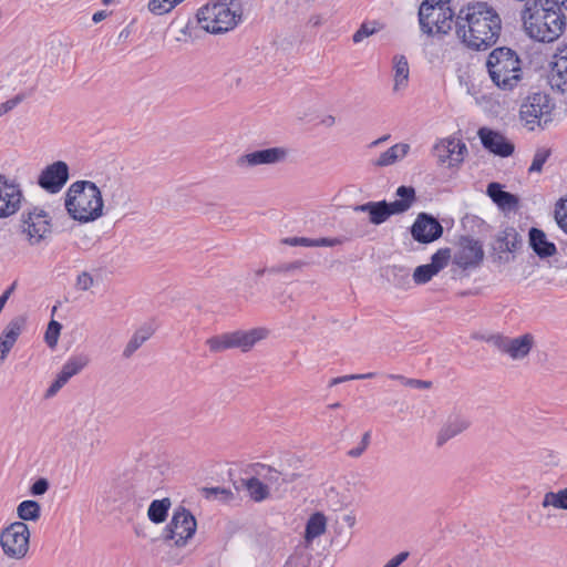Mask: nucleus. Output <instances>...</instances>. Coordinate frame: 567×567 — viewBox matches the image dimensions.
Segmentation results:
<instances>
[{"mask_svg": "<svg viewBox=\"0 0 567 567\" xmlns=\"http://www.w3.org/2000/svg\"><path fill=\"white\" fill-rule=\"evenodd\" d=\"M529 245L539 258L553 257L557 252L556 245L549 241L546 234L538 228H530Z\"/></svg>", "mask_w": 567, "mask_h": 567, "instance_id": "obj_25", "label": "nucleus"}, {"mask_svg": "<svg viewBox=\"0 0 567 567\" xmlns=\"http://www.w3.org/2000/svg\"><path fill=\"white\" fill-rule=\"evenodd\" d=\"M264 272H265V270H264V269H260V270H258L256 274H257V276H261Z\"/></svg>", "mask_w": 567, "mask_h": 567, "instance_id": "obj_62", "label": "nucleus"}, {"mask_svg": "<svg viewBox=\"0 0 567 567\" xmlns=\"http://www.w3.org/2000/svg\"><path fill=\"white\" fill-rule=\"evenodd\" d=\"M437 272L429 264L415 268L413 272V280L416 285H424L429 282Z\"/></svg>", "mask_w": 567, "mask_h": 567, "instance_id": "obj_39", "label": "nucleus"}, {"mask_svg": "<svg viewBox=\"0 0 567 567\" xmlns=\"http://www.w3.org/2000/svg\"><path fill=\"white\" fill-rule=\"evenodd\" d=\"M321 123L327 127L333 126L336 123V117L332 115H327L326 117L322 118Z\"/></svg>", "mask_w": 567, "mask_h": 567, "instance_id": "obj_56", "label": "nucleus"}, {"mask_svg": "<svg viewBox=\"0 0 567 567\" xmlns=\"http://www.w3.org/2000/svg\"><path fill=\"white\" fill-rule=\"evenodd\" d=\"M410 68L408 60L403 55L393 58V93L403 92L409 85Z\"/></svg>", "mask_w": 567, "mask_h": 567, "instance_id": "obj_26", "label": "nucleus"}, {"mask_svg": "<svg viewBox=\"0 0 567 567\" xmlns=\"http://www.w3.org/2000/svg\"><path fill=\"white\" fill-rule=\"evenodd\" d=\"M68 178V164L62 161H58L42 171L39 176V185L50 193H58L65 185Z\"/></svg>", "mask_w": 567, "mask_h": 567, "instance_id": "obj_20", "label": "nucleus"}, {"mask_svg": "<svg viewBox=\"0 0 567 567\" xmlns=\"http://www.w3.org/2000/svg\"><path fill=\"white\" fill-rule=\"evenodd\" d=\"M290 150L285 146H275L256 150L239 155L236 166L241 171H250L259 166H274L287 162Z\"/></svg>", "mask_w": 567, "mask_h": 567, "instance_id": "obj_12", "label": "nucleus"}, {"mask_svg": "<svg viewBox=\"0 0 567 567\" xmlns=\"http://www.w3.org/2000/svg\"><path fill=\"white\" fill-rule=\"evenodd\" d=\"M408 553H400L391 558L383 567H399L408 558Z\"/></svg>", "mask_w": 567, "mask_h": 567, "instance_id": "obj_52", "label": "nucleus"}, {"mask_svg": "<svg viewBox=\"0 0 567 567\" xmlns=\"http://www.w3.org/2000/svg\"><path fill=\"white\" fill-rule=\"evenodd\" d=\"M245 487L255 502H262L269 497V486L258 475L246 480Z\"/></svg>", "mask_w": 567, "mask_h": 567, "instance_id": "obj_33", "label": "nucleus"}, {"mask_svg": "<svg viewBox=\"0 0 567 567\" xmlns=\"http://www.w3.org/2000/svg\"><path fill=\"white\" fill-rule=\"evenodd\" d=\"M24 94H18L14 97L3 102L0 104V117L13 110L17 105H19L23 100Z\"/></svg>", "mask_w": 567, "mask_h": 567, "instance_id": "obj_47", "label": "nucleus"}, {"mask_svg": "<svg viewBox=\"0 0 567 567\" xmlns=\"http://www.w3.org/2000/svg\"><path fill=\"white\" fill-rule=\"evenodd\" d=\"M256 475H258L268 486L269 484L277 483L280 477V473L277 470L266 465H259L256 470Z\"/></svg>", "mask_w": 567, "mask_h": 567, "instance_id": "obj_42", "label": "nucleus"}, {"mask_svg": "<svg viewBox=\"0 0 567 567\" xmlns=\"http://www.w3.org/2000/svg\"><path fill=\"white\" fill-rule=\"evenodd\" d=\"M169 507L171 501L168 498L153 501L147 511L148 518L155 524L163 523L167 517Z\"/></svg>", "mask_w": 567, "mask_h": 567, "instance_id": "obj_34", "label": "nucleus"}, {"mask_svg": "<svg viewBox=\"0 0 567 567\" xmlns=\"http://www.w3.org/2000/svg\"><path fill=\"white\" fill-rule=\"evenodd\" d=\"M100 189L109 210L123 212L130 207V193L118 179L105 181Z\"/></svg>", "mask_w": 567, "mask_h": 567, "instance_id": "obj_17", "label": "nucleus"}, {"mask_svg": "<svg viewBox=\"0 0 567 567\" xmlns=\"http://www.w3.org/2000/svg\"><path fill=\"white\" fill-rule=\"evenodd\" d=\"M410 152V145L408 143H398L385 152L381 153L380 156L375 159L374 165L384 167L395 164L396 162L403 159L408 153Z\"/></svg>", "mask_w": 567, "mask_h": 567, "instance_id": "obj_29", "label": "nucleus"}, {"mask_svg": "<svg viewBox=\"0 0 567 567\" xmlns=\"http://www.w3.org/2000/svg\"><path fill=\"white\" fill-rule=\"evenodd\" d=\"M388 138H389V136H388V135L382 136V137H380V138L375 140L374 142H372V143H371V146H377V145H379V144H381V143L385 142Z\"/></svg>", "mask_w": 567, "mask_h": 567, "instance_id": "obj_59", "label": "nucleus"}, {"mask_svg": "<svg viewBox=\"0 0 567 567\" xmlns=\"http://www.w3.org/2000/svg\"><path fill=\"white\" fill-rule=\"evenodd\" d=\"M339 406H340V404H339V403H334V404H331V405H330V408H333V409H334V408H339Z\"/></svg>", "mask_w": 567, "mask_h": 567, "instance_id": "obj_64", "label": "nucleus"}, {"mask_svg": "<svg viewBox=\"0 0 567 567\" xmlns=\"http://www.w3.org/2000/svg\"><path fill=\"white\" fill-rule=\"evenodd\" d=\"M302 266V262L301 261H296L293 264H290L286 267L287 270H291V269H296V268H300Z\"/></svg>", "mask_w": 567, "mask_h": 567, "instance_id": "obj_58", "label": "nucleus"}, {"mask_svg": "<svg viewBox=\"0 0 567 567\" xmlns=\"http://www.w3.org/2000/svg\"><path fill=\"white\" fill-rule=\"evenodd\" d=\"M451 258V251L447 248L439 249L431 258V262L429 264L435 271L439 274L443 268H445Z\"/></svg>", "mask_w": 567, "mask_h": 567, "instance_id": "obj_40", "label": "nucleus"}, {"mask_svg": "<svg viewBox=\"0 0 567 567\" xmlns=\"http://www.w3.org/2000/svg\"><path fill=\"white\" fill-rule=\"evenodd\" d=\"M411 234L416 241L429 244L442 236L443 227L433 216L421 213L412 225Z\"/></svg>", "mask_w": 567, "mask_h": 567, "instance_id": "obj_18", "label": "nucleus"}, {"mask_svg": "<svg viewBox=\"0 0 567 567\" xmlns=\"http://www.w3.org/2000/svg\"><path fill=\"white\" fill-rule=\"evenodd\" d=\"M489 341L502 354L513 361L526 360L536 346L535 336L530 332L517 337L496 334L492 336Z\"/></svg>", "mask_w": 567, "mask_h": 567, "instance_id": "obj_11", "label": "nucleus"}, {"mask_svg": "<svg viewBox=\"0 0 567 567\" xmlns=\"http://www.w3.org/2000/svg\"><path fill=\"white\" fill-rule=\"evenodd\" d=\"M32 76H33V73H30V74H29V78H28L27 80H24V83H28V82H29V80H30Z\"/></svg>", "mask_w": 567, "mask_h": 567, "instance_id": "obj_63", "label": "nucleus"}, {"mask_svg": "<svg viewBox=\"0 0 567 567\" xmlns=\"http://www.w3.org/2000/svg\"><path fill=\"white\" fill-rule=\"evenodd\" d=\"M522 62L517 53L509 48L494 49L486 60L492 82L501 90L511 91L522 79Z\"/></svg>", "mask_w": 567, "mask_h": 567, "instance_id": "obj_4", "label": "nucleus"}, {"mask_svg": "<svg viewBox=\"0 0 567 567\" xmlns=\"http://www.w3.org/2000/svg\"><path fill=\"white\" fill-rule=\"evenodd\" d=\"M502 18L487 2L477 1L462 7L456 13L455 33L467 49L485 51L493 47L501 35Z\"/></svg>", "mask_w": 567, "mask_h": 567, "instance_id": "obj_1", "label": "nucleus"}, {"mask_svg": "<svg viewBox=\"0 0 567 567\" xmlns=\"http://www.w3.org/2000/svg\"><path fill=\"white\" fill-rule=\"evenodd\" d=\"M23 194L20 186L0 176V217L14 215L21 207Z\"/></svg>", "mask_w": 567, "mask_h": 567, "instance_id": "obj_16", "label": "nucleus"}, {"mask_svg": "<svg viewBox=\"0 0 567 567\" xmlns=\"http://www.w3.org/2000/svg\"><path fill=\"white\" fill-rule=\"evenodd\" d=\"M498 240L501 241V247L509 252L516 251L522 246V238L513 227L504 229Z\"/></svg>", "mask_w": 567, "mask_h": 567, "instance_id": "obj_35", "label": "nucleus"}, {"mask_svg": "<svg viewBox=\"0 0 567 567\" xmlns=\"http://www.w3.org/2000/svg\"><path fill=\"white\" fill-rule=\"evenodd\" d=\"M69 380L70 378L60 371L59 374L56 375V379L47 390L45 396L51 398L55 395L68 383Z\"/></svg>", "mask_w": 567, "mask_h": 567, "instance_id": "obj_46", "label": "nucleus"}, {"mask_svg": "<svg viewBox=\"0 0 567 567\" xmlns=\"http://www.w3.org/2000/svg\"><path fill=\"white\" fill-rule=\"evenodd\" d=\"M375 32V28L373 27H370L369 24L367 23H363L360 29L353 34V42L354 43H359L361 42L364 38L373 34Z\"/></svg>", "mask_w": 567, "mask_h": 567, "instance_id": "obj_49", "label": "nucleus"}, {"mask_svg": "<svg viewBox=\"0 0 567 567\" xmlns=\"http://www.w3.org/2000/svg\"><path fill=\"white\" fill-rule=\"evenodd\" d=\"M107 13L105 11H97L93 14L92 17V20L95 22V23H99L101 22L102 20H104L106 18Z\"/></svg>", "mask_w": 567, "mask_h": 567, "instance_id": "obj_55", "label": "nucleus"}, {"mask_svg": "<svg viewBox=\"0 0 567 567\" xmlns=\"http://www.w3.org/2000/svg\"><path fill=\"white\" fill-rule=\"evenodd\" d=\"M427 386H429V383H427V382L422 381V384H421V386H420V388H427Z\"/></svg>", "mask_w": 567, "mask_h": 567, "instance_id": "obj_60", "label": "nucleus"}, {"mask_svg": "<svg viewBox=\"0 0 567 567\" xmlns=\"http://www.w3.org/2000/svg\"><path fill=\"white\" fill-rule=\"evenodd\" d=\"M522 20L525 32L539 42L557 40L566 27L565 16L559 9L537 7L536 2L533 7H525Z\"/></svg>", "mask_w": 567, "mask_h": 567, "instance_id": "obj_3", "label": "nucleus"}, {"mask_svg": "<svg viewBox=\"0 0 567 567\" xmlns=\"http://www.w3.org/2000/svg\"><path fill=\"white\" fill-rule=\"evenodd\" d=\"M49 481L44 477L37 480L30 487V493L33 496H41L49 489Z\"/></svg>", "mask_w": 567, "mask_h": 567, "instance_id": "obj_48", "label": "nucleus"}, {"mask_svg": "<svg viewBox=\"0 0 567 567\" xmlns=\"http://www.w3.org/2000/svg\"><path fill=\"white\" fill-rule=\"evenodd\" d=\"M341 238H317L310 239L307 237H287L281 239V244L288 246H302V247H334L341 245Z\"/></svg>", "mask_w": 567, "mask_h": 567, "instance_id": "obj_30", "label": "nucleus"}, {"mask_svg": "<svg viewBox=\"0 0 567 567\" xmlns=\"http://www.w3.org/2000/svg\"><path fill=\"white\" fill-rule=\"evenodd\" d=\"M550 83L561 92H567V43L556 50L551 62Z\"/></svg>", "mask_w": 567, "mask_h": 567, "instance_id": "obj_23", "label": "nucleus"}, {"mask_svg": "<svg viewBox=\"0 0 567 567\" xmlns=\"http://www.w3.org/2000/svg\"><path fill=\"white\" fill-rule=\"evenodd\" d=\"M243 18L241 4L238 1L210 2L197 12V20L202 29L218 34L233 30Z\"/></svg>", "mask_w": 567, "mask_h": 567, "instance_id": "obj_5", "label": "nucleus"}, {"mask_svg": "<svg viewBox=\"0 0 567 567\" xmlns=\"http://www.w3.org/2000/svg\"><path fill=\"white\" fill-rule=\"evenodd\" d=\"M455 19L450 0H424L419 8L420 28L427 35L447 34Z\"/></svg>", "mask_w": 567, "mask_h": 567, "instance_id": "obj_6", "label": "nucleus"}, {"mask_svg": "<svg viewBox=\"0 0 567 567\" xmlns=\"http://www.w3.org/2000/svg\"><path fill=\"white\" fill-rule=\"evenodd\" d=\"M197 523L195 517L185 508L174 512L164 530V540L173 542L177 547H184L193 538Z\"/></svg>", "mask_w": 567, "mask_h": 567, "instance_id": "obj_13", "label": "nucleus"}, {"mask_svg": "<svg viewBox=\"0 0 567 567\" xmlns=\"http://www.w3.org/2000/svg\"><path fill=\"white\" fill-rule=\"evenodd\" d=\"M399 199L386 203L382 202H368L354 207L355 212L368 213L370 221L374 225L384 223L391 215L402 214L406 212L415 202V190L413 187L400 186L396 189Z\"/></svg>", "mask_w": 567, "mask_h": 567, "instance_id": "obj_8", "label": "nucleus"}, {"mask_svg": "<svg viewBox=\"0 0 567 567\" xmlns=\"http://www.w3.org/2000/svg\"><path fill=\"white\" fill-rule=\"evenodd\" d=\"M31 532L27 523L12 522L0 530V548L8 559L22 560L30 551Z\"/></svg>", "mask_w": 567, "mask_h": 567, "instance_id": "obj_9", "label": "nucleus"}, {"mask_svg": "<svg viewBox=\"0 0 567 567\" xmlns=\"http://www.w3.org/2000/svg\"><path fill=\"white\" fill-rule=\"evenodd\" d=\"M374 375H375V373L369 372V373H364V374H349V375H344V377H339V378H334L331 381V385H334V384H338L341 382H346V381H351V380L370 379V378H373Z\"/></svg>", "mask_w": 567, "mask_h": 567, "instance_id": "obj_50", "label": "nucleus"}, {"mask_svg": "<svg viewBox=\"0 0 567 567\" xmlns=\"http://www.w3.org/2000/svg\"><path fill=\"white\" fill-rule=\"evenodd\" d=\"M64 205L74 220L90 223L103 215L104 198L95 183L76 181L69 187Z\"/></svg>", "mask_w": 567, "mask_h": 567, "instance_id": "obj_2", "label": "nucleus"}, {"mask_svg": "<svg viewBox=\"0 0 567 567\" xmlns=\"http://www.w3.org/2000/svg\"><path fill=\"white\" fill-rule=\"evenodd\" d=\"M398 377H399V375H395V374H390V375H389V378H390V379H393V380H398Z\"/></svg>", "mask_w": 567, "mask_h": 567, "instance_id": "obj_61", "label": "nucleus"}, {"mask_svg": "<svg viewBox=\"0 0 567 567\" xmlns=\"http://www.w3.org/2000/svg\"><path fill=\"white\" fill-rule=\"evenodd\" d=\"M268 336L269 330L264 327L236 330L208 338L206 346L214 353L224 352L229 349H239L243 352H248L256 343L267 339Z\"/></svg>", "mask_w": 567, "mask_h": 567, "instance_id": "obj_7", "label": "nucleus"}, {"mask_svg": "<svg viewBox=\"0 0 567 567\" xmlns=\"http://www.w3.org/2000/svg\"><path fill=\"white\" fill-rule=\"evenodd\" d=\"M477 135L483 146L491 153L501 157L511 156L514 152V144L511 143L503 134L487 127H481Z\"/></svg>", "mask_w": 567, "mask_h": 567, "instance_id": "obj_21", "label": "nucleus"}, {"mask_svg": "<svg viewBox=\"0 0 567 567\" xmlns=\"http://www.w3.org/2000/svg\"><path fill=\"white\" fill-rule=\"evenodd\" d=\"M18 522H38L41 517V505L37 501L27 499L17 506Z\"/></svg>", "mask_w": 567, "mask_h": 567, "instance_id": "obj_31", "label": "nucleus"}, {"mask_svg": "<svg viewBox=\"0 0 567 567\" xmlns=\"http://www.w3.org/2000/svg\"><path fill=\"white\" fill-rule=\"evenodd\" d=\"M61 329L62 326L58 321L52 320L49 323L44 334V339L50 348H54L56 346Z\"/></svg>", "mask_w": 567, "mask_h": 567, "instance_id": "obj_43", "label": "nucleus"}, {"mask_svg": "<svg viewBox=\"0 0 567 567\" xmlns=\"http://www.w3.org/2000/svg\"><path fill=\"white\" fill-rule=\"evenodd\" d=\"M24 319L13 318L0 334V363L4 361L21 334Z\"/></svg>", "mask_w": 567, "mask_h": 567, "instance_id": "obj_24", "label": "nucleus"}, {"mask_svg": "<svg viewBox=\"0 0 567 567\" xmlns=\"http://www.w3.org/2000/svg\"><path fill=\"white\" fill-rule=\"evenodd\" d=\"M467 152L465 143L454 136L440 140L433 146V155L439 164L447 167H456L464 161Z\"/></svg>", "mask_w": 567, "mask_h": 567, "instance_id": "obj_15", "label": "nucleus"}, {"mask_svg": "<svg viewBox=\"0 0 567 567\" xmlns=\"http://www.w3.org/2000/svg\"><path fill=\"white\" fill-rule=\"evenodd\" d=\"M554 104L549 95L533 93L522 103L519 117L524 125L533 131L536 126L543 127L551 121Z\"/></svg>", "mask_w": 567, "mask_h": 567, "instance_id": "obj_10", "label": "nucleus"}, {"mask_svg": "<svg viewBox=\"0 0 567 567\" xmlns=\"http://www.w3.org/2000/svg\"><path fill=\"white\" fill-rule=\"evenodd\" d=\"M484 257L482 245L472 238L465 237L460 240L458 248L453 257V262L460 268L466 269L476 267Z\"/></svg>", "mask_w": 567, "mask_h": 567, "instance_id": "obj_19", "label": "nucleus"}, {"mask_svg": "<svg viewBox=\"0 0 567 567\" xmlns=\"http://www.w3.org/2000/svg\"><path fill=\"white\" fill-rule=\"evenodd\" d=\"M398 380L405 386L420 388L422 384L421 380L406 379L404 377H398Z\"/></svg>", "mask_w": 567, "mask_h": 567, "instance_id": "obj_53", "label": "nucleus"}, {"mask_svg": "<svg viewBox=\"0 0 567 567\" xmlns=\"http://www.w3.org/2000/svg\"><path fill=\"white\" fill-rule=\"evenodd\" d=\"M184 0H148L147 9L155 16L169 13Z\"/></svg>", "mask_w": 567, "mask_h": 567, "instance_id": "obj_38", "label": "nucleus"}, {"mask_svg": "<svg viewBox=\"0 0 567 567\" xmlns=\"http://www.w3.org/2000/svg\"><path fill=\"white\" fill-rule=\"evenodd\" d=\"M550 156V150L549 148H538L534 155L533 162L528 168L529 173H540L543 169L544 164Z\"/></svg>", "mask_w": 567, "mask_h": 567, "instance_id": "obj_41", "label": "nucleus"}, {"mask_svg": "<svg viewBox=\"0 0 567 567\" xmlns=\"http://www.w3.org/2000/svg\"><path fill=\"white\" fill-rule=\"evenodd\" d=\"M90 360L85 354H79L71 357L62 367L61 372L68 375L70 379L81 372Z\"/></svg>", "mask_w": 567, "mask_h": 567, "instance_id": "obj_37", "label": "nucleus"}, {"mask_svg": "<svg viewBox=\"0 0 567 567\" xmlns=\"http://www.w3.org/2000/svg\"><path fill=\"white\" fill-rule=\"evenodd\" d=\"M542 507L567 512V487L546 492L542 499Z\"/></svg>", "mask_w": 567, "mask_h": 567, "instance_id": "obj_32", "label": "nucleus"}, {"mask_svg": "<svg viewBox=\"0 0 567 567\" xmlns=\"http://www.w3.org/2000/svg\"><path fill=\"white\" fill-rule=\"evenodd\" d=\"M152 336V331L151 329H140L137 330L133 336L132 338L130 339V341L127 342V344L125 346L124 350H123V355L125 358H131L133 355V353L141 348V346L147 341Z\"/></svg>", "mask_w": 567, "mask_h": 567, "instance_id": "obj_36", "label": "nucleus"}, {"mask_svg": "<svg viewBox=\"0 0 567 567\" xmlns=\"http://www.w3.org/2000/svg\"><path fill=\"white\" fill-rule=\"evenodd\" d=\"M369 439H370V435L369 433H365L362 437V441L360 443L359 446L354 447V449H351L349 452H348V455L350 457H359L363 454V452L367 450L368 445H369Z\"/></svg>", "mask_w": 567, "mask_h": 567, "instance_id": "obj_51", "label": "nucleus"}, {"mask_svg": "<svg viewBox=\"0 0 567 567\" xmlns=\"http://www.w3.org/2000/svg\"><path fill=\"white\" fill-rule=\"evenodd\" d=\"M555 218L561 230L567 234V197L559 202Z\"/></svg>", "mask_w": 567, "mask_h": 567, "instance_id": "obj_45", "label": "nucleus"}, {"mask_svg": "<svg viewBox=\"0 0 567 567\" xmlns=\"http://www.w3.org/2000/svg\"><path fill=\"white\" fill-rule=\"evenodd\" d=\"M487 195L502 209H512L518 205V198L502 189L498 183H491L487 186Z\"/></svg>", "mask_w": 567, "mask_h": 567, "instance_id": "obj_28", "label": "nucleus"}, {"mask_svg": "<svg viewBox=\"0 0 567 567\" xmlns=\"http://www.w3.org/2000/svg\"><path fill=\"white\" fill-rule=\"evenodd\" d=\"M14 290V284L9 287L1 296H0V311H2L3 307L6 306L9 297L11 296L12 291Z\"/></svg>", "mask_w": 567, "mask_h": 567, "instance_id": "obj_54", "label": "nucleus"}, {"mask_svg": "<svg viewBox=\"0 0 567 567\" xmlns=\"http://www.w3.org/2000/svg\"><path fill=\"white\" fill-rule=\"evenodd\" d=\"M471 426L470 417L461 412L452 413L437 433L436 443L442 446L451 439L462 434Z\"/></svg>", "mask_w": 567, "mask_h": 567, "instance_id": "obj_22", "label": "nucleus"}, {"mask_svg": "<svg viewBox=\"0 0 567 567\" xmlns=\"http://www.w3.org/2000/svg\"><path fill=\"white\" fill-rule=\"evenodd\" d=\"M95 285V278L87 271H82L78 275L75 288L79 291H87Z\"/></svg>", "mask_w": 567, "mask_h": 567, "instance_id": "obj_44", "label": "nucleus"}, {"mask_svg": "<svg viewBox=\"0 0 567 567\" xmlns=\"http://www.w3.org/2000/svg\"><path fill=\"white\" fill-rule=\"evenodd\" d=\"M21 231L31 246L39 245L51 233L50 218L41 208L34 207L22 214Z\"/></svg>", "mask_w": 567, "mask_h": 567, "instance_id": "obj_14", "label": "nucleus"}, {"mask_svg": "<svg viewBox=\"0 0 567 567\" xmlns=\"http://www.w3.org/2000/svg\"><path fill=\"white\" fill-rule=\"evenodd\" d=\"M556 7H563L567 9V0H551Z\"/></svg>", "mask_w": 567, "mask_h": 567, "instance_id": "obj_57", "label": "nucleus"}, {"mask_svg": "<svg viewBox=\"0 0 567 567\" xmlns=\"http://www.w3.org/2000/svg\"><path fill=\"white\" fill-rule=\"evenodd\" d=\"M327 529V519L322 513L312 514L307 524L305 530V545L306 547H310L312 542L326 533Z\"/></svg>", "mask_w": 567, "mask_h": 567, "instance_id": "obj_27", "label": "nucleus"}]
</instances>
